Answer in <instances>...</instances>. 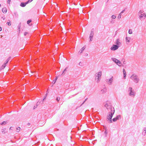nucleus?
Segmentation results:
<instances>
[{
    "label": "nucleus",
    "instance_id": "9",
    "mask_svg": "<svg viewBox=\"0 0 146 146\" xmlns=\"http://www.w3.org/2000/svg\"><path fill=\"white\" fill-rule=\"evenodd\" d=\"M115 43L116 44V45L119 46L120 44H121V43L120 42V40L119 39H117L116 40Z\"/></svg>",
    "mask_w": 146,
    "mask_h": 146
},
{
    "label": "nucleus",
    "instance_id": "2",
    "mask_svg": "<svg viewBox=\"0 0 146 146\" xmlns=\"http://www.w3.org/2000/svg\"><path fill=\"white\" fill-rule=\"evenodd\" d=\"M137 77V75L135 74H133L131 76L130 78L132 80L135 82L137 83L139 82V79Z\"/></svg>",
    "mask_w": 146,
    "mask_h": 146
},
{
    "label": "nucleus",
    "instance_id": "10",
    "mask_svg": "<svg viewBox=\"0 0 146 146\" xmlns=\"http://www.w3.org/2000/svg\"><path fill=\"white\" fill-rule=\"evenodd\" d=\"M33 127H34V126L32 125H31V127H28V128H30V129H28V130H29V131H30L31 132L30 135L31 134L32 132L33 131Z\"/></svg>",
    "mask_w": 146,
    "mask_h": 146
},
{
    "label": "nucleus",
    "instance_id": "38",
    "mask_svg": "<svg viewBox=\"0 0 146 146\" xmlns=\"http://www.w3.org/2000/svg\"><path fill=\"white\" fill-rule=\"evenodd\" d=\"M142 133L143 135L145 136L146 134V132H144V131H143Z\"/></svg>",
    "mask_w": 146,
    "mask_h": 146
},
{
    "label": "nucleus",
    "instance_id": "60",
    "mask_svg": "<svg viewBox=\"0 0 146 146\" xmlns=\"http://www.w3.org/2000/svg\"><path fill=\"white\" fill-rule=\"evenodd\" d=\"M28 99H29V98L28 97Z\"/></svg>",
    "mask_w": 146,
    "mask_h": 146
},
{
    "label": "nucleus",
    "instance_id": "17",
    "mask_svg": "<svg viewBox=\"0 0 146 146\" xmlns=\"http://www.w3.org/2000/svg\"><path fill=\"white\" fill-rule=\"evenodd\" d=\"M11 56L9 57L6 61V62L4 64V65L6 66L7 64L8 63V61L11 59Z\"/></svg>",
    "mask_w": 146,
    "mask_h": 146
},
{
    "label": "nucleus",
    "instance_id": "33",
    "mask_svg": "<svg viewBox=\"0 0 146 146\" xmlns=\"http://www.w3.org/2000/svg\"><path fill=\"white\" fill-rule=\"evenodd\" d=\"M60 98L59 97H58L56 98V100L57 101V102H58L59 100H60Z\"/></svg>",
    "mask_w": 146,
    "mask_h": 146
},
{
    "label": "nucleus",
    "instance_id": "48",
    "mask_svg": "<svg viewBox=\"0 0 146 146\" xmlns=\"http://www.w3.org/2000/svg\"><path fill=\"white\" fill-rule=\"evenodd\" d=\"M123 73H126V72H125V70L124 69H123Z\"/></svg>",
    "mask_w": 146,
    "mask_h": 146
},
{
    "label": "nucleus",
    "instance_id": "3",
    "mask_svg": "<svg viewBox=\"0 0 146 146\" xmlns=\"http://www.w3.org/2000/svg\"><path fill=\"white\" fill-rule=\"evenodd\" d=\"M102 75V72H99L97 74V75H96V77L95 78V80L97 82H98L100 81V77Z\"/></svg>",
    "mask_w": 146,
    "mask_h": 146
},
{
    "label": "nucleus",
    "instance_id": "21",
    "mask_svg": "<svg viewBox=\"0 0 146 146\" xmlns=\"http://www.w3.org/2000/svg\"><path fill=\"white\" fill-rule=\"evenodd\" d=\"M67 68H65L64 70L63 71V72L62 74H61V75L63 76V75H64L65 74V72H66L67 71V70H66Z\"/></svg>",
    "mask_w": 146,
    "mask_h": 146
},
{
    "label": "nucleus",
    "instance_id": "25",
    "mask_svg": "<svg viewBox=\"0 0 146 146\" xmlns=\"http://www.w3.org/2000/svg\"><path fill=\"white\" fill-rule=\"evenodd\" d=\"M7 123V121H3V122L1 123V125H5Z\"/></svg>",
    "mask_w": 146,
    "mask_h": 146
},
{
    "label": "nucleus",
    "instance_id": "24",
    "mask_svg": "<svg viewBox=\"0 0 146 146\" xmlns=\"http://www.w3.org/2000/svg\"><path fill=\"white\" fill-rule=\"evenodd\" d=\"M115 118L117 120H118L121 118V115H118Z\"/></svg>",
    "mask_w": 146,
    "mask_h": 146
},
{
    "label": "nucleus",
    "instance_id": "55",
    "mask_svg": "<svg viewBox=\"0 0 146 146\" xmlns=\"http://www.w3.org/2000/svg\"><path fill=\"white\" fill-rule=\"evenodd\" d=\"M2 30V28L1 27H0V31H1Z\"/></svg>",
    "mask_w": 146,
    "mask_h": 146
},
{
    "label": "nucleus",
    "instance_id": "4",
    "mask_svg": "<svg viewBox=\"0 0 146 146\" xmlns=\"http://www.w3.org/2000/svg\"><path fill=\"white\" fill-rule=\"evenodd\" d=\"M111 60L114 62L117 65L119 66H121V62L115 58H112Z\"/></svg>",
    "mask_w": 146,
    "mask_h": 146
},
{
    "label": "nucleus",
    "instance_id": "16",
    "mask_svg": "<svg viewBox=\"0 0 146 146\" xmlns=\"http://www.w3.org/2000/svg\"><path fill=\"white\" fill-rule=\"evenodd\" d=\"M7 8L5 7H3L2 9V11L4 13H6L7 12Z\"/></svg>",
    "mask_w": 146,
    "mask_h": 146
},
{
    "label": "nucleus",
    "instance_id": "31",
    "mask_svg": "<svg viewBox=\"0 0 146 146\" xmlns=\"http://www.w3.org/2000/svg\"><path fill=\"white\" fill-rule=\"evenodd\" d=\"M123 78L125 79L126 78V73H123Z\"/></svg>",
    "mask_w": 146,
    "mask_h": 146
},
{
    "label": "nucleus",
    "instance_id": "11",
    "mask_svg": "<svg viewBox=\"0 0 146 146\" xmlns=\"http://www.w3.org/2000/svg\"><path fill=\"white\" fill-rule=\"evenodd\" d=\"M110 109V111L108 113H113V111H114V113L115 112V109L114 107H111Z\"/></svg>",
    "mask_w": 146,
    "mask_h": 146
},
{
    "label": "nucleus",
    "instance_id": "15",
    "mask_svg": "<svg viewBox=\"0 0 146 146\" xmlns=\"http://www.w3.org/2000/svg\"><path fill=\"white\" fill-rule=\"evenodd\" d=\"M86 48V46H84L79 51V52L80 53V54L82 53V52Z\"/></svg>",
    "mask_w": 146,
    "mask_h": 146
},
{
    "label": "nucleus",
    "instance_id": "30",
    "mask_svg": "<svg viewBox=\"0 0 146 146\" xmlns=\"http://www.w3.org/2000/svg\"><path fill=\"white\" fill-rule=\"evenodd\" d=\"M128 33H129V34H132V30H131V29H129V31H128Z\"/></svg>",
    "mask_w": 146,
    "mask_h": 146
},
{
    "label": "nucleus",
    "instance_id": "39",
    "mask_svg": "<svg viewBox=\"0 0 146 146\" xmlns=\"http://www.w3.org/2000/svg\"><path fill=\"white\" fill-rule=\"evenodd\" d=\"M40 102H39V101L38 102H37L36 104V106H38L40 104Z\"/></svg>",
    "mask_w": 146,
    "mask_h": 146
},
{
    "label": "nucleus",
    "instance_id": "37",
    "mask_svg": "<svg viewBox=\"0 0 146 146\" xmlns=\"http://www.w3.org/2000/svg\"><path fill=\"white\" fill-rule=\"evenodd\" d=\"M108 132L107 131V130H106L104 132V133L105 134V136L106 137L107 136V134Z\"/></svg>",
    "mask_w": 146,
    "mask_h": 146
},
{
    "label": "nucleus",
    "instance_id": "29",
    "mask_svg": "<svg viewBox=\"0 0 146 146\" xmlns=\"http://www.w3.org/2000/svg\"><path fill=\"white\" fill-rule=\"evenodd\" d=\"M143 12V10H140L138 13L139 15L141 14H142Z\"/></svg>",
    "mask_w": 146,
    "mask_h": 146
},
{
    "label": "nucleus",
    "instance_id": "5",
    "mask_svg": "<svg viewBox=\"0 0 146 146\" xmlns=\"http://www.w3.org/2000/svg\"><path fill=\"white\" fill-rule=\"evenodd\" d=\"M119 46H120L119 45L113 44L111 48L110 49L112 50H117Z\"/></svg>",
    "mask_w": 146,
    "mask_h": 146
},
{
    "label": "nucleus",
    "instance_id": "6",
    "mask_svg": "<svg viewBox=\"0 0 146 146\" xmlns=\"http://www.w3.org/2000/svg\"><path fill=\"white\" fill-rule=\"evenodd\" d=\"M94 29L93 28L91 30V33L90 35L89 38L90 39V41H91L92 40L93 35H94Z\"/></svg>",
    "mask_w": 146,
    "mask_h": 146
},
{
    "label": "nucleus",
    "instance_id": "18",
    "mask_svg": "<svg viewBox=\"0 0 146 146\" xmlns=\"http://www.w3.org/2000/svg\"><path fill=\"white\" fill-rule=\"evenodd\" d=\"M1 132L3 134H5V133L7 132V131H6V129L5 128H4V129H2Z\"/></svg>",
    "mask_w": 146,
    "mask_h": 146
},
{
    "label": "nucleus",
    "instance_id": "45",
    "mask_svg": "<svg viewBox=\"0 0 146 146\" xmlns=\"http://www.w3.org/2000/svg\"><path fill=\"white\" fill-rule=\"evenodd\" d=\"M87 98H86L85 100L83 102L82 104L80 106H81L82 104H84V102L87 100Z\"/></svg>",
    "mask_w": 146,
    "mask_h": 146
},
{
    "label": "nucleus",
    "instance_id": "40",
    "mask_svg": "<svg viewBox=\"0 0 146 146\" xmlns=\"http://www.w3.org/2000/svg\"><path fill=\"white\" fill-rule=\"evenodd\" d=\"M7 24L8 25V26H10L11 25V23L10 22H7Z\"/></svg>",
    "mask_w": 146,
    "mask_h": 146
},
{
    "label": "nucleus",
    "instance_id": "22",
    "mask_svg": "<svg viewBox=\"0 0 146 146\" xmlns=\"http://www.w3.org/2000/svg\"><path fill=\"white\" fill-rule=\"evenodd\" d=\"M20 129L21 128L20 127H18L16 128V131L17 132H19L20 131Z\"/></svg>",
    "mask_w": 146,
    "mask_h": 146
},
{
    "label": "nucleus",
    "instance_id": "36",
    "mask_svg": "<svg viewBox=\"0 0 146 146\" xmlns=\"http://www.w3.org/2000/svg\"><path fill=\"white\" fill-rule=\"evenodd\" d=\"M106 88H104V90H101V91H102V92L103 93L104 92H106Z\"/></svg>",
    "mask_w": 146,
    "mask_h": 146
},
{
    "label": "nucleus",
    "instance_id": "52",
    "mask_svg": "<svg viewBox=\"0 0 146 146\" xmlns=\"http://www.w3.org/2000/svg\"><path fill=\"white\" fill-rule=\"evenodd\" d=\"M143 131H144V132H146L145 128H144L143 129Z\"/></svg>",
    "mask_w": 146,
    "mask_h": 146
},
{
    "label": "nucleus",
    "instance_id": "12",
    "mask_svg": "<svg viewBox=\"0 0 146 146\" xmlns=\"http://www.w3.org/2000/svg\"><path fill=\"white\" fill-rule=\"evenodd\" d=\"M32 22V21L31 19L28 20V25L30 26H31L33 25V23H31Z\"/></svg>",
    "mask_w": 146,
    "mask_h": 146
},
{
    "label": "nucleus",
    "instance_id": "1",
    "mask_svg": "<svg viewBox=\"0 0 146 146\" xmlns=\"http://www.w3.org/2000/svg\"><path fill=\"white\" fill-rule=\"evenodd\" d=\"M113 112V113H108V115L107 117V120L108 121V123H111L112 122L111 119L114 114V111Z\"/></svg>",
    "mask_w": 146,
    "mask_h": 146
},
{
    "label": "nucleus",
    "instance_id": "54",
    "mask_svg": "<svg viewBox=\"0 0 146 146\" xmlns=\"http://www.w3.org/2000/svg\"><path fill=\"white\" fill-rule=\"evenodd\" d=\"M28 126L30 125H31L30 123H28Z\"/></svg>",
    "mask_w": 146,
    "mask_h": 146
},
{
    "label": "nucleus",
    "instance_id": "19",
    "mask_svg": "<svg viewBox=\"0 0 146 146\" xmlns=\"http://www.w3.org/2000/svg\"><path fill=\"white\" fill-rule=\"evenodd\" d=\"M139 15V17L140 18H142L144 16H145V17H146V15L144 13L143 14H141Z\"/></svg>",
    "mask_w": 146,
    "mask_h": 146
},
{
    "label": "nucleus",
    "instance_id": "28",
    "mask_svg": "<svg viewBox=\"0 0 146 146\" xmlns=\"http://www.w3.org/2000/svg\"><path fill=\"white\" fill-rule=\"evenodd\" d=\"M132 88L131 87H129V92H132L133 91L132 90Z\"/></svg>",
    "mask_w": 146,
    "mask_h": 146
},
{
    "label": "nucleus",
    "instance_id": "35",
    "mask_svg": "<svg viewBox=\"0 0 146 146\" xmlns=\"http://www.w3.org/2000/svg\"><path fill=\"white\" fill-rule=\"evenodd\" d=\"M5 66H6V65H4V64L1 67L2 69H3L5 67Z\"/></svg>",
    "mask_w": 146,
    "mask_h": 146
},
{
    "label": "nucleus",
    "instance_id": "32",
    "mask_svg": "<svg viewBox=\"0 0 146 146\" xmlns=\"http://www.w3.org/2000/svg\"><path fill=\"white\" fill-rule=\"evenodd\" d=\"M111 17L113 19H115L116 18V17L114 15H113L111 16Z\"/></svg>",
    "mask_w": 146,
    "mask_h": 146
},
{
    "label": "nucleus",
    "instance_id": "23",
    "mask_svg": "<svg viewBox=\"0 0 146 146\" xmlns=\"http://www.w3.org/2000/svg\"><path fill=\"white\" fill-rule=\"evenodd\" d=\"M21 26V23H20L19 24V25L17 27L18 29V30H19V32H20V30Z\"/></svg>",
    "mask_w": 146,
    "mask_h": 146
},
{
    "label": "nucleus",
    "instance_id": "41",
    "mask_svg": "<svg viewBox=\"0 0 146 146\" xmlns=\"http://www.w3.org/2000/svg\"><path fill=\"white\" fill-rule=\"evenodd\" d=\"M79 64V65L80 66H82V62H80Z\"/></svg>",
    "mask_w": 146,
    "mask_h": 146
},
{
    "label": "nucleus",
    "instance_id": "27",
    "mask_svg": "<svg viewBox=\"0 0 146 146\" xmlns=\"http://www.w3.org/2000/svg\"><path fill=\"white\" fill-rule=\"evenodd\" d=\"M121 13H120L119 14V15L118 17V19L119 20L120 19V18H121Z\"/></svg>",
    "mask_w": 146,
    "mask_h": 146
},
{
    "label": "nucleus",
    "instance_id": "53",
    "mask_svg": "<svg viewBox=\"0 0 146 146\" xmlns=\"http://www.w3.org/2000/svg\"><path fill=\"white\" fill-rule=\"evenodd\" d=\"M37 107V106H34V109H35Z\"/></svg>",
    "mask_w": 146,
    "mask_h": 146
},
{
    "label": "nucleus",
    "instance_id": "13",
    "mask_svg": "<svg viewBox=\"0 0 146 146\" xmlns=\"http://www.w3.org/2000/svg\"><path fill=\"white\" fill-rule=\"evenodd\" d=\"M112 78L113 77H112V78H110V79H107V80H106V82H109V83H110V84H111V83L112 82V80H113V78Z\"/></svg>",
    "mask_w": 146,
    "mask_h": 146
},
{
    "label": "nucleus",
    "instance_id": "58",
    "mask_svg": "<svg viewBox=\"0 0 146 146\" xmlns=\"http://www.w3.org/2000/svg\"><path fill=\"white\" fill-rule=\"evenodd\" d=\"M1 6V4H0V7Z\"/></svg>",
    "mask_w": 146,
    "mask_h": 146
},
{
    "label": "nucleus",
    "instance_id": "59",
    "mask_svg": "<svg viewBox=\"0 0 146 146\" xmlns=\"http://www.w3.org/2000/svg\"><path fill=\"white\" fill-rule=\"evenodd\" d=\"M44 100V99L43 100H42V102L43 101V100Z\"/></svg>",
    "mask_w": 146,
    "mask_h": 146
},
{
    "label": "nucleus",
    "instance_id": "8",
    "mask_svg": "<svg viewBox=\"0 0 146 146\" xmlns=\"http://www.w3.org/2000/svg\"><path fill=\"white\" fill-rule=\"evenodd\" d=\"M27 4V1L25 3L24 2H21L20 5L21 7H25Z\"/></svg>",
    "mask_w": 146,
    "mask_h": 146
},
{
    "label": "nucleus",
    "instance_id": "43",
    "mask_svg": "<svg viewBox=\"0 0 146 146\" xmlns=\"http://www.w3.org/2000/svg\"><path fill=\"white\" fill-rule=\"evenodd\" d=\"M11 2V0H8L7 2L8 3L10 4Z\"/></svg>",
    "mask_w": 146,
    "mask_h": 146
},
{
    "label": "nucleus",
    "instance_id": "49",
    "mask_svg": "<svg viewBox=\"0 0 146 146\" xmlns=\"http://www.w3.org/2000/svg\"><path fill=\"white\" fill-rule=\"evenodd\" d=\"M2 19H3V20H4L5 19V17H2Z\"/></svg>",
    "mask_w": 146,
    "mask_h": 146
},
{
    "label": "nucleus",
    "instance_id": "47",
    "mask_svg": "<svg viewBox=\"0 0 146 146\" xmlns=\"http://www.w3.org/2000/svg\"><path fill=\"white\" fill-rule=\"evenodd\" d=\"M13 129V127H11L10 128V129H10V130H12Z\"/></svg>",
    "mask_w": 146,
    "mask_h": 146
},
{
    "label": "nucleus",
    "instance_id": "42",
    "mask_svg": "<svg viewBox=\"0 0 146 146\" xmlns=\"http://www.w3.org/2000/svg\"><path fill=\"white\" fill-rule=\"evenodd\" d=\"M33 0H28V3H31V2Z\"/></svg>",
    "mask_w": 146,
    "mask_h": 146
},
{
    "label": "nucleus",
    "instance_id": "51",
    "mask_svg": "<svg viewBox=\"0 0 146 146\" xmlns=\"http://www.w3.org/2000/svg\"><path fill=\"white\" fill-rule=\"evenodd\" d=\"M125 11V10H123L121 13H123L124 12V11Z\"/></svg>",
    "mask_w": 146,
    "mask_h": 146
},
{
    "label": "nucleus",
    "instance_id": "44",
    "mask_svg": "<svg viewBox=\"0 0 146 146\" xmlns=\"http://www.w3.org/2000/svg\"><path fill=\"white\" fill-rule=\"evenodd\" d=\"M114 23V21L112 20H111V23Z\"/></svg>",
    "mask_w": 146,
    "mask_h": 146
},
{
    "label": "nucleus",
    "instance_id": "57",
    "mask_svg": "<svg viewBox=\"0 0 146 146\" xmlns=\"http://www.w3.org/2000/svg\"><path fill=\"white\" fill-rule=\"evenodd\" d=\"M88 55V54H85V56H87Z\"/></svg>",
    "mask_w": 146,
    "mask_h": 146
},
{
    "label": "nucleus",
    "instance_id": "50",
    "mask_svg": "<svg viewBox=\"0 0 146 146\" xmlns=\"http://www.w3.org/2000/svg\"><path fill=\"white\" fill-rule=\"evenodd\" d=\"M27 32H25L24 33V35L25 36L27 35Z\"/></svg>",
    "mask_w": 146,
    "mask_h": 146
},
{
    "label": "nucleus",
    "instance_id": "46",
    "mask_svg": "<svg viewBox=\"0 0 146 146\" xmlns=\"http://www.w3.org/2000/svg\"><path fill=\"white\" fill-rule=\"evenodd\" d=\"M87 98H86L85 100L83 102L82 104L80 106H81L82 104H84V102L87 100Z\"/></svg>",
    "mask_w": 146,
    "mask_h": 146
},
{
    "label": "nucleus",
    "instance_id": "14",
    "mask_svg": "<svg viewBox=\"0 0 146 146\" xmlns=\"http://www.w3.org/2000/svg\"><path fill=\"white\" fill-rule=\"evenodd\" d=\"M129 94L130 96H134L135 95V92L132 91L131 92H129Z\"/></svg>",
    "mask_w": 146,
    "mask_h": 146
},
{
    "label": "nucleus",
    "instance_id": "7",
    "mask_svg": "<svg viewBox=\"0 0 146 146\" xmlns=\"http://www.w3.org/2000/svg\"><path fill=\"white\" fill-rule=\"evenodd\" d=\"M104 106L105 107H106L108 109H110L111 107V104L110 103H107Z\"/></svg>",
    "mask_w": 146,
    "mask_h": 146
},
{
    "label": "nucleus",
    "instance_id": "26",
    "mask_svg": "<svg viewBox=\"0 0 146 146\" xmlns=\"http://www.w3.org/2000/svg\"><path fill=\"white\" fill-rule=\"evenodd\" d=\"M57 78V77H56L55 80H53L52 81V83H53V84H54L55 83Z\"/></svg>",
    "mask_w": 146,
    "mask_h": 146
},
{
    "label": "nucleus",
    "instance_id": "34",
    "mask_svg": "<svg viewBox=\"0 0 146 146\" xmlns=\"http://www.w3.org/2000/svg\"><path fill=\"white\" fill-rule=\"evenodd\" d=\"M117 120L116 119V118L115 117V118H113V119H112V121L113 122H115Z\"/></svg>",
    "mask_w": 146,
    "mask_h": 146
},
{
    "label": "nucleus",
    "instance_id": "56",
    "mask_svg": "<svg viewBox=\"0 0 146 146\" xmlns=\"http://www.w3.org/2000/svg\"><path fill=\"white\" fill-rule=\"evenodd\" d=\"M2 68H1V67L0 68V71H1V70H2Z\"/></svg>",
    "mask_w": 146,
    "mask_h": 146
},
{
    "label": "nucleus",
    "instance_id": "20",
    "mask_svg": "<svg viewBox=\"0 0 146 146\" xmlns=\"http://www.w3.org/2000/svg\"><path fill=\"white\" fill-rule=\"evenodd\" d=\"M131 38L126 37L125 38V40L126 42H130V39Z\"/></svg>",
    "mask_w": 146,
    "mask_h": 146
}]
</instances>
